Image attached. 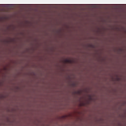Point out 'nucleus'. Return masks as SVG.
Segmentation results:
<instances>
[{
  "instance_id": "obj_1",
  "label": "nucleus",
  "mask_w": 126,
  "mask_h": 126,
  "mask_svg": "<svg viewBox=\"0 0 126 126\" xmlns=\"http://www.w3.org/2000/svg\"><path fill=\"white\" fill-rule=\"evenodd\" d=\"M65 63H71L72 62L71 60H68V59H66L65 60Z\"/></svg>"
}]
</instances>
